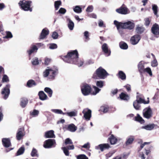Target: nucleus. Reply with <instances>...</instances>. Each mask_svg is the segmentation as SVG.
Instances as JSON below:
<instances>
[{
    "label": "nucleus",
    "instance_id": "nucleus-16",
    "mask_svg": "<svg viewBox=\"0 0 159 159\" xmlns=\"http://www.w3.org/2000/svg\"><path fill=\"white\" fill-rule=\"evenodd\" d=\"M44 137L46 138H55L54 131L52 130L47 131L45 133Z\"/></svg>",
    "mask_w": 159,
    "mask_h": 159
},
{
    "label": "nucleus",
    "instance_id": "nucleus-39",
    "mask_svg": "<svg viewBox=\"0 0 159 159\" xmlns=\"http://www.w3.org/2000/svg\"><path fill=\"white\" fill-rule=\"evenodd\" d=\"M61 5V1H56L54 2V6L56 10H57L59 8V6Z\"/></svg>",
    "mask_w": 159,
    "mask_h": 159
},
{
    "label": "nucleus",
    "instance_id": "nucleus-49",
    "mask_svg": "<svg viewBox=\"0 0 159 159\" xmlns=\"http://www.w3.org/2000/svg\"><path fill=\"white\" fill-rule=\"evenodd\" d=\"M77 159H89L84 154H80L77 156Z\"/></svg>",
    "mask_w": 159,
    "mask_h": 159
},
{
    "label": "nucleus",
    "instance_id": "nucleus-55",
    "mask_svg": "<svg viewBox=\"0 0 159 159\" xmlns=\"http://www.w3.org/2000/svg\"><path fill=\"white\" fill-rule=\"evenodd\" d=\"M53 111L55 112V113H57V114H65V113H64L61 110H59V109L53 110Z\"/></svg>",
    "mask_w": 159,
    "mask_h": 159
},
{
    "label": "nucleus",
    "instance_id": "nucleus-57",
    "mask_svg": "<svg viewBox=\"0 0 159 159\" xmlns=\"http://www.w3.org/2000/svg\"><path fill=\"white\" fill-rule=\"evenodd\" d=\"M3 115L2 113V107H0V122L3 119Z\"/></svg>",
    "mask_w": 159,
    "mask_h": 159
},
{
    "label": "nucleus",
    "instance_id": "nucleus-53",
    "mask_svg": "<svg viewBox=\"0 0 159 159\" xmlns=\"http://www.w3.org/2000/svg\"><path fill=\"white\" fill-rule=\"evenodd\" d=\"M32 64L33 65H37L39 64V62L37 58H35L34 59H33L32 61Z\"/></svg>",
    "mask_w": 159,
    "mask_h": 159
},
{
    "label": "nucleus",
    "instance_id": "nucleus-34",
    "mask_svg": "<svg viewBox=\"0 0 159 159\" xmlns=\"http://www.w3.org/2000/svg\"><path fill=\"white\" fill-rule=\"evenodd\" d=\"M120 48L123 49H126L128 48V46L126 43L123 41L120 42L119 43Z\"/></svg>",
    "mask_w": 159,
    "mask_h": 159
},
{
    "label": "nucleus",
    "instance_id": "nucleus-64",
    "mask_svg": "<svg viewBox=\"0 0 159 159\" xmlns=\"http://www.w3.org/2000/svg\"><path fill=\"white\" fill-rule=\"evenodd\" d=\"M84 36L85 37V38L88 39L89 38V32L87 31H85L84 32Z\"/></svg>",
    "mask_w": 159,
    "mask_h": 159
},
{
    "label": "nucleus",
    "instance_id": "nucleus-35",
    "mask_svg": "<svg viewBox=\"0 0 159 159\" xmlns=\"http://www.w3.org/2000/svg\"><path fill=\"white\" fill-rule=\"evenodd\" d=\"M10 81L8 77L6 75H4L2 78V83H7Z\"/></svg>",
    "mask_w": 159,
    "mask_h": 159
},
{
    "label": "nucleus",
    "instance_id": "nucleus-38",
    "mask_svg": "<svg viewBox=\"0 0 159 159\" xmlns=\"http://www.w3.org/2000/svg\"><path fill=\"white\" fill-rule=\"evenodd\" d=\"M140 103L136 101H134L133 102V106L134 108L136 110H139L140 109V106L139 105Z\"/></svg>",
    "mask_w": 159,
    "mask_h": 159
},
{
    "label": "nucleus",
    "instance_id": "nucleus-29",
    "mask_svg": "<svg viewBox=\"0 0 159 159\" xmlns=\"http://www.w3.org/2000/svg\"><path fill=\"white\" fill-rule=\"evenodd\" d=\"M155 126L154 124L147 125L142 127V128L145 129L147 130H151L153 129Z\"/></svg>",
    "mask_w": 159,
    "mask_h": 159
},
{
    "label": "nucleus",
    "instance_id": "nucleus-37",
    "mask_svg": "<svg viewBox=\"0 0 159 159\" xmlns=\"http://www.w3.org/2000/svg\"><path fill=\"white\" fill-rule=\"evenodd\" d=\"M44 91L48 93V96L51 97L52 93V91L51 89L48 87H46L44 89Z\"/></svg>",
    "mask_w": 159,
    "mask_h": 159
},
{
    "label": "nucleus",
    "instance_id": "nucleus-24",
    "mask_svg": "<svg viewBox=\"0 0 159 159\" xmlns=\"http://www.w3.org/2000/svg\"><path fill=\"white\" fill-rule=\"evenodd\" d=\"M38 48L37 47L34 45H33L31 47L30 49L27 51V52L28 53L29 56H30L34 52H36Z\"/></svg>",
    "mask_w": 159,
    "mask_h": 159
},
{
    "label": "nucleus",
    "instance_id": "nucleus-20",
    "mask_svg": "<svg viewBox=\"0 0 159 159\" xmlns=\"http://www.w3.org/2000/svg\"><path fill=\"white\" fill-rule=\"evenodd\" d=\"M38 95L39 98L41 100H45L48 98L47 95L43 91H40L39 92Z\"/></svg>",
    "mask_w": 159,
    "mask_h": 159
},
{
    "label": "nucleus",
    "instance_id": "nucleus-36",
    "mask_svg": "<svg viewBox=\"0 0 159 159\" xmlns=\"http://www.w3.org/2000/svg\"><path fill=\"white\" fill-rule=\"evenodd\" d=\"M25 151V148L24 147L20 148L17 151L16 155L19 156L23 154Z\"/></svg>",
    "mask_w": 159,
    "mask_h": 159
},
{
    "label": "nucleus",
    "instance_id": "nucleus-9",
    "mask_svg": "<svg viewBox=\"0 0 159 159\" xmlns=\"http://www.w3.org/2000/svg\"><path fill=\"white\" fill-rule=\"evenodd\" d=\"M110 147V145L108 143H102L96 146L95 149L100 150L101 152H103L105 150L108 149Z\"/></svg>",
    "mask_w": 159,
    "mask_h": 159
},
{
    "label": "nucleus",
    "instance_id": "nucleus-2",
    "mask_svg": "<svg viewBox=\"0 0 159 159\" xmlns=\"http://www.w3.org/2000/svg\"><path fill=\"white\" fill-rule=\"evenodd\" d=\"M48 69H46L43 72V76L46 77L48 76V78L52 80L55 79L56 75L58 73V69L57 67L51 68L48 67Z\"/></svg>",
    "mask_w": 159,
    "mask_h": 159
},
{
    "label": "nucleus",
    "instance_id": "nucleus-54",
    "mask_svg": "<svg viewBox=\"0 0 159 159\" xmlns=\"http://www.w3.org/2000/svg\"><path fill=\"white\" fill-rule=\"evenodd\" d=\"M93 7L92 5L89 6L86 10V11L87 12H91L93 10Z\"/></svg>",
    "mask_w": 159,
    "mask_h": 159
},
{
    "label": "nucleus",
    "instance_id": "nucleus-19",
    "mask_svg": "<svg viewBox=\"0 0 159 159\" xmlns=\"http://www.w3.org/2000/svg\"><path fill=\"white\" fill-rule=\"evenodd\" d=\"M67 130L71 132H75L77 129V127L73 124H71L65 126Z\"/></svg>",
    "mask_w": 159,
    "mask_h": 159
},
{
    "label": "nucleus",
    "instance_id": "nucleus-14",
    "mask_svg": "<svg viewBox=\"0 0 159 159\" xmlns=\"http://www.w3.org/2000/svg\"><path fill=\"white\" fill-rule=\"evenodd\" d=\"M102 49L104 54L108 56L110 55L111 51L108 48L107 44L104 43L103 44L102 46Z\"/></svg>",
    "mask_w": 159,
    "mask_h": 159
},
{
    "label": "nucleus",
    "instance_id": "nucleus-62",
    "mask_svg": "<svg viewBox=\"0 0 159 159\" xmlns=\"http://www.w3.org/2000/svg\"><path fill=\"white\" fill-rule=\"evenodd\" d=\"M57 48V45L55 43L51 44L50 45L49 48L51 49H54L56 48Z\"/></svg>",
    "mask_w": 159,
    "mask_h": 159
},
{
    "label": "nucleus",
    "instance_id": "nucleus-6",
    "mask_svg": "<svg viewBox=\"0 0 159 159\" xmlns=\"http://www.w3.org/2000/svg\"><path fill=\"white\" fill-rule=\"evenodd\" d=\"M10 84H7L2 92L3 98L4 99H6L9 96L10 93Z\"/></svg>",
    "mask_w": 159,
    "mask_h": 159
},
{
    "label": "nucleus",
    "instance_id": "nucleus-22",
    "mask_svg": "<svg viewBox=\"0 0 159 159\" xmlns=\"http://www.w3.org/2000/svg\"><path fill=\"white\" fill-rule=\"evenodd\" d=\"M138 102L140 103H143L144 104H148L149 102V100L146 101L144 99L140 97L139 96L137 95L136 96V100H135Z\"/></svg>",
    "mask_w": 159,
    "mask_h": 159
},
{
    "label": "nucleus",
    "instance_id": "nucleus-17",
    "mask_svg": "<svg viewBox=\"0 0 159 159\" xmlns=\"http://www.w3.org/2000/svg\"><path fill=\"white\" fill-rule=\"evenodd\" d=\"M124 29H128L131 30L133 29L134 27V24L130 21H128L127 22L124 23Z\"/></svg>",
    "mask_w": 159,
    "mask_h": 159
},
{
    "label": "nucleus",
    "instance_id": "nucleus-44",
    "mask_svg": "<svg viewBox=\"0 0 159 159\" xmlns=\"http://www.w3.org/2000/svg\"><path fill=\"white\" fill-rule=\"evenodd\" d=\"M145 72H147V73H148L150 76H152V73L151 69L149 67H148L145 69L143 73Z\"/></svg>",
    "mask_w": 159,
    "mask_h": 159
},
{
    "label": "nucleus",
    "instance_id": "nucleus-4",
    "mask_svg": "<svg viewBox=\"0 0 159 159\" xmlns=\"http://www.w3.org/2000/svg\"><path fill=\"white\" fill-rule=\"evenodd\" d=\"M32 3L31 1L21 0L18 3L20 8L25 11H30L31 12L32 11V8L31 7Z\"/></svg>",
    "mask_w": 159,
    "mask_h": 159
},
{
    "label": "nucleus",
    "instance_id": "nucleus-58",
    "mask_svg": "<svg viewBox=\"0 0 159 159\" xmlns=\"http://www.w3.org/2000/svg\"><path fill=\"white\" fill-rule=\"evenodd\" d=\"M66 12V10L65 9L63 8H61L58 11L59 13L64 14Z\"/></svg>",
    "mask_w": 159,
    "mask_h": 159
},
{
    "label": "nucleus",
    "instance_id": "nucleus-13",
    "mask_svg": "<svg viewBox=\"0 0 159 159\" xmlns=\"http://www.w3.org/2000/svg\"><path fill=\"white\" fill-rule=\"evenodd\" d=\"M152 33L155 35H159V25L157 24H154L151 29Z\"/></svg>",
    "mask_w": 159,
    "mask_h": 159
},
{
    "label": "nucleus",
    "instance_id": "nucleus-43",
    "mask_svg": "<svg viewBox=\"0 0 159 159\" xmlns=\"http://www.w3.org/2000/svg\"><path fill=\"white\" fill-rule=\"evenodd\" d=\"M74 11L77 13H80L82 12L81 8L78 6H76L73 9Z\"/></svg>",
    "mask_w": 159,
    "mask_h": 159
},
{
    "label": "nucleus",
    "instance_id": "nucleus-27",
    "mask_svg": "<svg viewBox=\"0 0 159 159\" xmlns=\"http://www.w3.org/2000/svg\"><path fill=\"white\" fill-rule=\"evenodd\" d=\"M133 120L135 121L140 122L141 124H143L145 122L144 120L140 116L139 114H137V116L134 117Z\"/></svg>",
    "mask_w": 159,
    "mask_h": 159
},
{
    "label": "nucleus",
    "instance_id": "nucleus-50",
    "mask_svg": "<svg viewBox=\"0 0 159 159\" xmlns=\"http://www.w3.org/2000/svg\"><path fill=\"white\" fill-rule=\"evenodd\" d=\"M62 149L63 150L64 153L66 156H69V151L67 148L65 147H62Z\"/></svg>",
    "mask_w": 159,
    "mask_h": 159
},
{
    "label": "nucleus",
    "instance_id": "nucleus-59",
    "mask_svg": "<svg viewBox=\"0 0 159 159\" xmlns=\"http://www.w3.org/2000/svg\"><path fill=\"white\" fill-rule=\"evenodd\" d=\"M58 36V33L56 32H54L53 33L52 35V37L54 39H57Z\"/></svg>",
    "mask_w": 159,
    "mask_h": 159
},
{
    "label": "nucleus",
    "instance_id": "nucleus-26",
    "mask_svg": "<svg viewBox=\"0 0 159 159\" xmlns=\"http://www.w3.org/2000/svg\"><path fill=\"white\" fill-rule=\"evenodd\" d=\"M35 81L33 80H30L27 82L26 86L29 88H31L36 85Z\"/></svg>",
    "mask_w": 159,
    "mask_h": 159
},
{
    "label": "nucleus",
    "instance_id": "nucleus-12",
    "mask_svg": "<svg viewBox=\"0 0 159 159\" xmlns=\"http://www.w3.org/2000/svg\"><path fill=\"white\" fill-rule=\"evenodd\" d=\"M140 39V35L138 34L135 35L131 37L130 39V43L133 45H136L138 43Z\"/></svg>",
    "mask_w": 159,
    "mask_h": 159
},
{
    "label": "nucleus",
    "instance_id": "nucleus-51",
    "mask_svg": "<svg viewBox=\"0 0 159 159\" xmlns=\"http://www.w3.org/2000/svg\"><path fill=\"white\" fill-rule=\"evenodd\" d=\"M52 61V59L50 58L46 57L44 60V64L45 65H48Z\"/></svg>",
    "mask_w": 159,
    "mask_h": 159
},
{
    "label": "nucleus",
    "instance_id": "nucleus-3",
    "mask_svg": "<svg viewBox=\"0 0 159 159\" xmlns=\"http://www.w3.org/2000/svg\"><path fill=\"white\" fill-rule=\"evenodd\" d=\"M108 75L106 71L100 66L96 70L93 75L92 78L96 79H104Z\"/></svg>",
    "mask_w": 159,
    "mask_h": 159
},
{
    "label": "nucleus",
    "instance_id": "nucleus-8",
    "mask_svg": "<svg viewBox=\"0 0 159 159\" xmlns=\"http://www.w3.org/2000/svg\"><path fill=\"white\" fill-rule=\"evenodd\" d=\"M55 140H46L44 143L43 147L46 148H50L54 147V144L55 143Z\"/></svg>",
    "mask_w": 159,
    "mask_h": 159
},
{
    "label": "nucleus",
    "instance_id": "nucleus-15",
    "mask_svg": "<svg viewBox=\"0 0 159 159\" xmlns=\"http://www.w3.org/2000/svg\"><path fill=\"white\" fill-rule=\"evenodd\" d=\"M84 114V117L85 119L87 120H89L91 116V111L90 109H88L87 111L84 110L82 111Z\"/></svg>",
    "mask_w": 159,
    "mask_h": 159
},
{
    "label": "nucleus",
    "instance_id": "nucleus-48",
    "mask_svg": "<svg viewBox=\"0 0 159 159\" xmlns=\"http://www.w3.org/2000/svg\"><path fill=\"white\" fill-rule=\"evenodd\" d=\"M152 9L154 14L156 15H157L158 11V7L157 5H153L152 6Z\"/></svg>",
    "mask_w": 159,
    "mask_h": 159
},
{
    "label": "nucleus",
    "instance_id": "nucleus-45",
    "mask_svg": "<svg viewBox=\"0 0 159 159\" xmlns=\"http://www.w3.org/2000/svg\"><path fill=\"white\" fill-rule=\"evenodd\" d=\"M30 115L33 116H37L39 114V111L35 109L33 110V111H30Z\"/></svg>",
    "mask_w": 159,
    "mask_h": 159
},
{
    "label": "nucleus",
    "instance_id": "nucleus-25",
    "mask_svg": "<svg viewBox=\"0 0 159 159\" xmlns=\"http://www.w3.org/2000/svg\"><path fill=\"white\" fill-rule=\"evenodd\" d=\"M114 24L116 26L118 30L120 29H124V23L121 22H119L117 20H114Z\"/></svg>",
    "mask_w": 159,
    "mask_h": 159
},
{
    "label": "nucleus",
    "instance_id": "nucleus-28",
    "mask_svg": "<svg viewBox=\"0 0 159 159\" xmlns=\"http://www.w3.org/2000/svg\"><path fill=\"white\" fill-rule=\"evenodd\" d=\"M143 61H140L138 65V68L139 72L140 73H143L145 69L144 64L143 63Z\"/></svg>",
    "mask_w": 159,
    "mask_h": 159
},
{
    "label": "nucleus",
    "instance_id": "nucleus-60",
    "mask_svg": "<svg viewBox=\"0 0 159 159\" xmlns=\"http://www.w3.org/2000/svg\"><path fill=\"white\" fill-rule=\"evenodd\" d=\"M112 133V131H111L110 133H109L108 135H111L109 138H108V139H117L116 137H115L114 135L112 134H111Z\"/></svg>",
    "mask_w": 159,
    "mask_h": 159
},
{
    "label": "nucleus",
    "instance_id": "nucleus-21",
    "mask_svg": "<svg viewBox=\"0 0 159 159\" xmlns=\"http://www.w3.org/2000/svg\"><path fill=\"white\" fill-rule=\"evenodd\" d=\"M119 97L121 100L128 101L129 99V97L128 94L124 93H121L119 95Z\"/></svg>",
    "mask_w": 159,
    "mask_h": 159
},
{
    "label": "nucleus",
    "instance_id": "nucleus-61",
    "mask_svg": "<svg viewBox=\"0 0 159 159\" xmlns=\"http://www.w3.org/2000/svg\"><path fill=\"white\" fill-rule=\"evenodd\" d=\"M90 147V144L89 142L84 144L82 146V148L89 149Z\"/></svg>",
    "mask_w": 159,
    "mask_h": 159
},
{
    "label": "nucleus",
    "instance_id": "nucleus-33",
    "mask_svg": "<svg viewBox=\"0 0 159 159\" xmlns=\"http://www.w3.org/2000/svg\"><path fill=\"white\" fill-rule=\"evenodd\" d=\"M67 20L69 22L68 23V26L70 30H72L74 26V22L70 19H68Z\"/></svg>",
    "mask_w": 159,
    "mask_h": 159
},
{
    "label": "nucleus",
    "instance_id": "nucleus-47",
    "mask_svg": "<svg viewBox=\"0 0 159 159\" xmlns=\"http://www.w3.org/2000/svg\"><path fill=\"white\" fill-rule=\"evenodd\" d=\"M37 150L34 148H33L32 150L31 153V156L33 157H38V154H37Z\"/></svg>",
    "mask_w": 159,
    "mask_h": 159
},
{
    "label": "nucleus",
    "instance_id": "nucleus-11",
    "mask_svg": "<svg viewBox=\"0 0 159 159\" xmlns=\"http://www.w3.org/2000/svg\"><path fill=\"white\" fill-rule=\"evenodd\" d=\"M25 134V132L24 128H19L16 134V139H21Z\"/></svg>",
    "mask_w": 159,
    "mask_h": 159
},
{
    "label": "nucleus",
    "instance_id": "nucleus-30",
    "mask_svg": "<svg viewBox=\"0 0 159 159\" xmlns=\"http://www.w3.org/2000/svg\"><path fill=\"white\" fill-rule=\"evenodd\" d=\"M2 142L3 146L5 148H8L11 146L10 140H2Z\"/></svg>",
    "mask_w": 159,
    "mask_h": 159
},
{
    "label": "nucleus",
    "instance_id": "nucleus-31",
    "mask_svg": "<svg viewBox=\"0 0 159 159\" xmlns=\"http://www.w3.org/2000/svg\"><path fill=\"white\" fill-rule=\"evenodd\" d=\"M109 109V107L108 105H104L101 107L99 111L104 113H106L108 111Z\"/></svg>",
    "mask_w": 159,
    "mask_h": 159
},
{
    "label": "nucleus",
    "instance_id": "nucleus-63",
    "mask_svg": "<svg viewBox=\"0 0 159 159\" xmlns=\"http://www.w3.org/2000/svg\"><path fill=\"white\" fill-rule=\"evenodd\" d=\"M64 144L65 145H66L68 144H72V142L71 140H66Z\"/></svg>",
    "mask_w": 159,
    "mask_h": 159
},
{
    "label": "nucleus",
    "instance_id": "nucleus-5",
    "mask_svg": "<svg viewBox=\"0 0 159 159\" xmlns=\"http://www.w3.org/2000/svg\"><path fill=\"white\" fill-rule=\"evenodd\" d=\"M81 91L83 94L85 96L89 94L92 91L91 86L87 84H85L83 85L81 87Z\"/></svg>",
    "mask_w": 159,
    "mask_h": 159
},
{
    "label": "nucleus",
    "instance_id": "nucleus-52",
    "mask_svg": "<svg viewBox=\"0 0 159 159\" xmlns=\"http://www.w3.org/2000/svg\"><path fill=\"white\" fill-rule=\"evenodd\" d=\"M151 66L153 67L157 66L158 65V63L156 59H154L151 62Z\"/></svg>",
    "mask_w": 159,
    "mask_h": 159
},
{
    "label": "nucleus",
    "instance_id": "nucleus-32",
    "mask_svg": "<svg viewBox=\"0 0 159 159\" xmlns=\"http://www.w3.org/2000/svg\"><path fill=\"white\" fill-rule=\"evenodd\" d=\"M118 77L123 80L126 79V76L125 74L122 71H119L117 74Z\"/></svg>",
    "mask_w": 159,
    "mask_h": 159
},
{
    "label": "nucleus",
    "instance_id": "nucleus-40",
    "mask_svg": "<svg viewBox=\"0 0 159 159\" xmlns=\"http://www.w3.org/2000/svg\"><path fill=\"white\" fill-rule=\"evenodd\" d=\"M136 31L137 33L141 34L144 31V28L143 27L137 26L136 28Z\"/></svg>",
    "mask_w": 159,
    "mask_h": 159
},
{
    "label": "nucleus",
    "instance_id": "nucleus-10",
    "mask_svg": "<svg viewBox=\"0 0 159 159\" xmlns=\"http://www.w3.org/2000/svg\"><path fill=\"white\" fill-rule=\"evenodd\" d=\"M128 9L124 4H123L119 8L116 10V11L117 12L123 15L127 14L128 13Z\"/></svg>",
    "mask_w": 159,
    "mask_h": 159
},
{
    "label": "nucleus",
    "instance_id": "nucleus-42",
    "mask_svg": "<svg viewBox=\"0 0 159 159\" xmlns=\"http://www.w3.org/2000/svg\"><path fill=\"white\" fill-rule=\"evenodd\" d=\"M6 35L3 37L4 39L11 38L12 37L13 35L11 32L9 31H7L6 32Z\"/></svg>",
    "mask_w": 159,
    "mask_h": 159
},
{
    "label": "nucleus",
    "instance_id": "nucleus-56",
    "mask_svg": "<svg viewBox=\"0 0 159 159\" xmlns=\"http://www.w3.org/2000/svg\"><path fill=\"white\" fill-rule=\"evenodd\" d=\"M66 114L68 116H76V113L74 111H71L70 112H68Z\"/></svg>",
    "mask_w": 159,
    "mask_h": 159
},
{
    "label": "nucleus",
    "instance_id": "nucleus-46",
    "mask_svg": "<svg viewBox=\"0 0 159 159\" xmlns=\"http://www.w3.org/2000/svg\"><path fill=\"white\" fill-rule=\"evenodd\" d=\"M96 84L97 87L100 88H102L103 86V82L101 80L97 81L96 82Z\"/></svg>",
    "mask_w": 159,
    "mask_h": 159
},
{
    "label": "nucleus",
    "instance_id": "nucleus-41",
    "mask_svg": "<svg viewBox=\"0 0 159 159\" xmlns=\"http://www.w3.org/2000/svg\"><path fill=\"white\" fill-rule=\"evenodd\" d=\"M93 88L94 90V91L91 94L93 95H95L98 93L100 90L101 89H99L95 86H93Z\"/></svg>",
    "mask_w": 159,
    "mask_h": 159
},
{
    "label": "nucleus",
    "instance_id": "nucleus-7",
    "mask_svg": "<svg viewBox=\"0 0 159 159\" xmlns=\"http://www.w3.org/2000/svg\"><path fill=\"white\" fill-rule=\"evenodd\" d=\"M143 116L144 117L149 119L152 116V113L151 108L150 107L146 108L143 111Z\"/></svg>",
    "mask_w": 159,
    "mask_h": 159
},
{
    "label": "nucleus",
    "instance_id": "nucleus-18",
    "mask_svg": "<svg viewBox=\"0 0 159 159\" xmlns=\"http://www.w3.org/2000/svg\"><path fill=\"white\" fill-rule=\"evenodd\" d=\"M49 33V31L48 29L46 28L43 29L42 31L39 39H45L46 36Z\"/></svg>",
    "mask_w": 159,
    "mask_h": 159
},
{
    "label": "nucleus",
    "instance_id": "nucleus-23",
    "mask_svg": "<svg viewBox=\"0 0 159 159\" xmlns=\"http://www.w3.org/2000/svg\"><path fill=\"white\" fill-rule=\"evenodd\" d=\"M28 99L25 98H22L20 100V106L22 108L25 107L28 103Z\"/></svg>",
    "mask_w": 159,
    "mask_h": 159
},
{
    "label": "nucleus",
    "instance_id": "nucleus-1",
    "mask_svg": "<svg viewBox=\"0 0 159 159\" xmlns=\"http://www.w3.org/2000/svg\"><path fill=\"white\" fill-rule=\"evenodd\" d=\"M62 58L65 61L76 65L79 67L81 66L84 63L83 60L79 59V54L76 50L68 52L66 55L62 56Z\"/></svg>",
    "mask_w": 159,
    "mask_h": 159
}]
</instances>
